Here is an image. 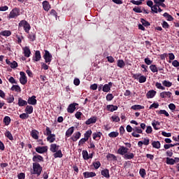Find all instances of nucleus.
<instances>
[{
  "instance_id": "58",
  "label": "nucleus",
  "mask_w": 179,
  "mask_h": 179,
  "mask_svg": "<svg viewBox=\"0 0 179 179\" xmlns=\"http://www.w3.org/2000/svg\"><path fill=\"white\" fill-rule=\"evenodd\" d=\"M28 117H29L28 113H22L20 115V118H21V120H27V118Z\"/></svg>"
},
{
  "instance_id": "39",
  "label": "nucleus",
  "mask_w": 179,
  "mask_h": 179,
  "mask_svg": "<svg viewBox=\"0 0 179 179\" xmlns=\"http://www.w3.org/2000/svg\"><path fill=\"white\" fill-rule=\"evenodd\" d=\"M25 113H27V114H31L33 113V106H27L25 108Z\"/></svg>"
},
{
  "instance_id": "25",
  "label": "nucleus",
  "mask_w": 179,
  "mask_h": 179,
  "mask_svg": "<svg viewBox=\"0 0 179 179\" xmlns=\"http://www.w3.org/2000/svg\"><path fill=\"white\" fill-rule=\"evenodd\" d=\"M134 157H135V155L132 152H127L124 155V159H125V160H131Z\"/></svg>"
},
{
  "instance_id": "1",
  "label": "nucleus",
  "mask_w": 179,
  "mask_h": 179,
  "mask_svg": "<svg viewBox=\"0 0 179 179\" xmlns=\"http://www.w3.org/2000/svg\"><path fill=\"white\" fill-rule=\"evenodd\" d=\"M41 171H43V167L38 163L33 164V171L31 174H36L37 177L41 174Z\"/></svg>"
},
{
  "instance_id": "36",
  "label": "nucleus",
  "mask_w": 179,
  "mask_h": 179,
  "mask_svg": "<svg viewBox=\"0 0 179 179\" xmlns=\"http://www.w3.org/2000/svg\"><path fill=\"white\" fill-rule=\"evenodd\" d=\"M159 5L155 4L153 6L151 7V10L153 12V13H159L158 9H159Z\"/></svg>"
},
{
  "instance_id": "5",
  "label": "nucleus",
  "mask_w": 179,
  "mask_h": 179,
  "mask_svg": "<svg viewBox=\"0 0 179 179\" xmlns=\"http://www.w3.org/2000/svg\"><path fill=\"white\" fill-rule=\"evenodd\" d=\"M133 78L138 80L139 83H145L146 82V77L141 75V73L134 74Z\"/></svg>"
},
{
  "instance_id": "47",
  "label": "nucleus",
  "mask_w": 179,
  "mask_h": 179,
  "mask_svg": "<svg viewBox=\"0 0 179 179\" xmlns=\"http://www.w3.org/2000/svg\"><path fill=\"white\" fill-rule=\"evenodd\" d=\"M106 158L108 160H115L117 159V157L114 155L113 154H108L106 156Z\"/></svg>"
},
{
  "instance_id": "20",
  "label": "nucleus",
  "mask_w": 179,
  "mask_h": 179,
  "mask_svg": "<svg viewBox=\"0 0 179 179\" xmlns=\"http://www.w3.org/2000/svg\"><path fill=\"white\" fill-rule=\"evenodd\" d=\"M75 131V127H71L67 129L66 131V137L69 138V136H72V134H73Z\"/></svg>"
},
{
  "instance_id": "8",
  "label": "nucleus",
  "mask_w": 179,
  "mask_h": 179,
  "mask_svg": "<svg viewBox=\"0 0 179 179\" xmlns=\"http://www.w3.org/2000/svg\"><path fill=\"white\" fill-rule=\"evenodd\" d=\"M111 87H113V83L109 82L108 84H105L103 86L102 90L105 93H108V92H110V90H111Z\"/></svg>"
},
{
  "instance_id": "30",
  "label": "nucleus",
  "mask_w": 179,
  "mask_h": 179,
  "mask_svg": "<svg viewBox=\"0 0 179 179\" xmlns=\"http://www.w3.org/2000/svg\"><path fill=\"white\" fill-rule=\"evenodd\" d=\"M83 176L85 178H89V177H96V173L94 172H85Z\"/></svg>"
},
{
  "instance_id": "40",
  "label": "nucleus",
  "mask_w": 179,
  "mask_h": 179,
  "mask_svg": "<svg viewBox=\"0 0 179 179\" xmlns=\"http://www.w3.org/2000/svg\"><path fill=\"white\" fill-rule=\"evenodd\" d=\"M152 148L155 149H160V142L159 141H153L152 143Z\"/></svg>"
},
{
  "instance_id": "9",
  "label": "nucleus",
  "mask_w": 179,
  "mask_h": 179,
  "mask_svg": "<svg viewBox=\"0 0 179 179\" xmlns=\"http://www.w3.org/2000/svg\"><path fill=\"white\" fill-rule=\"evenodd\" d=\"M76 106H78V103H76L70 104L67 108V112L70 114H73V113L75 112V110H76Z\"/></svg>"
},
{
  "instance_id": "24",
  "label": "nucleus",
  "mask_w": 179,
  "mask_h": 179,
  "mask_svg": "<svg viewBox=\"0 0 179 179\" xmlns=\"http://www.w3.org/2000/svg\"><path fill=\"white\" fill-rule=\"evenodd\" d=\"M101 174L105 177V178H110V171L107 169L102 170Z\"/></svg>"
},
{
  "instance_id": "26",
  "label": "nucleus",
  "mask_w": 179,
  "mask_h": 179,
  "mask_svg": "<svg viewBox=\"0 0 179 179\" xmlns=\"http://www.w3.org/2000/svg\"><path fill=\"white\" fill-rule=\"evenodd\" d=\"M164 1L166 0H154V3H155V5L162 6V8H166V4H164Z\"/></svg>"
},
{
  "instance_id": "34",
  "label": "nucleus",
  "mask_w": 179,
  "mask_h": 179,
  "mask_svg": "<svg viewBox=\"0 0 179 179\" xmlns=\"http://www.w3.org/2000/svg\"><path fill=\"white\" fill-rule=\"evenodd\" d=\"M152 125L154 129H156V131H157V129H159V126H160V122H159L156 120H154L152 122Z\"/></svg>"
},
{
  "instance_id": "31",
  "label": "nucleus",
  "mask_w": 179,
  "mask_h": 179,
  "mask_svg": "<svg viewBox=\"0 0 179 179\" xmlns=\"http://www.w3.org/2000/svg\"><path fill=\"white\" fill-rule=\"evenodd\" d=\"M12 34V32L9 30H5L0 32V36H3L4 37H9Z\"/></svg>"
},
{
  "instance_id": "50",
  "label": "nucleus",
  "mask_w": 179,
  "mask_h": 179,
  "mask_svg": "<svg viewBox=\"0 0 179 179\" xmlns=\"http://www.w3.org/2000/svg\"><path fill=\"white\" fill-rule=\"evenodd\" d=\"M3 122L6 125H9V124H10V117L8 116H6L3 118Z\"/></svg>"
},
{
  "instance_id": "60",
  "label": "nucleus",
  "mask_w": 179,
  "mask_h": 179,
  "mask_svg": "<svg viewBox=\"0 0 179 179\" xmlns=\"http://www.w3.org/2000/svg\"><path fill=\"white\" fill-rule=\"evenodd\" d=\"M150 110H152V108H159V103H154L149 107Z\"/></svg>"
},
{
  "instance_id": "6",
  "label": "nucleus",
  "mask_w": 179,
  "mask_h": 179,
  "mask_svg": "<svg viewBox=\"0 0 179 179\" xmlns=\"http://www.w3.org/2000/svg\"><path fill=\"white\" fill-rule=\"evenodd\" d=\"M20 82L21 85H26L27 83V77H26V73L23 71H20Z\"/></svg>"
},
{
  "instance_id": "45",
  "label": "nucleus",
  "mask_w": 179,
  "mask_h": 179,
  "mask_svg": "<svg viewBox=\"0 0 179 179\" xmlns=\"http://www.w3.org/2000/svg\"><path fill=\"white\" fill-rule=\"evenodd\" d=\"M85 138L87 141H89V138H90L91 135H92V130H87L85 133Z\"/></svg>"
},
{
  "instance_id": "42",
  "label": "nucleus",
  "mask_w": 179,
  "mask_h": 179,
  "mask_svg": "<svg viewBox=\"0 0 179 179\" xmlns=\"http://www.w3.org/2000/svg\"><path fill=\"white\" fill-rule=\"evenodd\" d=\"M54 157L57 159V157H62V151L61 150H59L56 151V152L53 155Z\"/></svg>"
},
{
  "instance_id": "29",
  "label": "nucleus",
  "mask_w": 179,
  "mask_h": 179,
  "mask_svg": "<svg viewBox=\"0 0 179 179\" xmlns=\"http://www.w3.org/2000/svg\"><path fill=\"white\" fill-rule=\"evenodd\" d=\"M46 139L50 143H54L55 142V134L48 136Z\"/></svg>"
},
{
  "instance_id": "49",
  "label": "nucleus",
  "mask_w": 179,
  "mask_h": 179,
  "mask_svg": "<svg viewBox=\"0 0 179 179\" xmlns=\"http://www.w3.org/2000/svg\"><path fill=\"white\" fill-rule=\"evenodd\" d=\"M155 86L157 89H159L160 90H166V87H164L163 85H162V83H156Z\"/></svg>"
},
{
  "instance_id": "55",
  "label": "nucleus",
  "mask_w": 179,
  "mask_h": 179,
  "mask_svg": "<svg viewBox=\"0 0 179 179\" xmlns=\"http://www.w3.org/2000/svg\"><path fill=\"white\" fill-rule=\"evenodd\" d=\"M93 166H94L95 170H97V169H99L100 167V166H101V164L99 161H97V162L93 163Z\"/></svg>"
},
{
  "instance_id": "44",
  "label": "nucleus",
  "mask_w": 179,
  "mask_h": 179,
  "mask_svg": "<svg viewBox=\"0 0 179 179\" xmlns=\"http://www.w3.org/2000/svg\"><path fill=\"white\" fill-rule=\"evenodd\" d=\"M150 69L151 72H152L153 73H156V72H158L157 67L155 64L150 65Z\"/></svg>"
},
{
  "instance_id": "28",
  "label": "nucleus",
  "mask_w": 179,
  "mask_h": 179,
  "mask_svg": "<svg viewBox=\"0 0 179 179\" xmlns=\"http://www.w3.org/2000/svg\"><path fill=\"white\" fill-rule=\"evenodd\" d=\"M18 106L19 107H24V106H27V101L25 100H23L22 98H19Z\"/></svg>"
},
{
  "instance_id": "18",
  "label": "nucleus",
  "mask_w": 179,
  "mask_h": 179,
  "mask_svg": "<svg viewBox=\"0 0 179 179\" xmlns=\"http://www.w3.org/2000/svg\"><path fill=\"white\" fill-rule=\"evenodd\" d=\"M43 5V8L44 9V10H45L46 12H48L50 10V9L51 8V6H50V3H48V1H44L42 3Z\"/></svg>"
},
{
  "instance_id": "4",
  "label": "nucleus",
  "mask_w": 179,
  "mask_h": 179,
  "mask_svg": "<svg viewBox=\"0 0 179 179\" xmlns=\"http://www.w3.org/2000/svg\"><path fill=\"white\" fill-rule=\"evenodd\" d=\"M43 59H45V64L50 65V64H51V61H52V55H51L48 50H45Z\"/></svg>"
},
{
  "instance_id": "48",
  "label": "nucleus",
  "mask_w": 179,
  "mask_h": 179,
  "mask_svg": "<svg viewBox=\"0 0 179 179\" xmlns=\"http://www.w3.org/2000/svg\"><path fill=\"white\" fill-rule=\"evenodd\" d=\"M132 110H142L143 108H145V106H141V105H134L131 106Z\"/></svg>"
},
{
  "instance_id": "11",
  "label": "nucleus",
  "mask_w": 179,
  "mask_h": 179,
  "mask_svg": "<svg viewBox=\"0 0 179 179\" xmlns=\"http://www.w3.org/2000/svg\"><path fill=\"white\" fill-rule=\"evenodd\" d=\"M28 104L31 106H36L37 104V99H36V96H32L29 97L27 101Z\"/></svg>"
},
{
  "instance_id": "46",
  "label": "nucleus",
  "mask_w": 179,
  "mask_h": 179,
  "mask_svg": "<svg viewBox=\"0 0 179 179\" xmlns=\"http://www.w3.org/2000/svg\"><path fill=\"white\" fill-rule=\"evenodd\" d=\"M5 136H6V138H8V139H9L10 141H13V136L12 135V134L10 133V131H7L5 133Z\"/></svg>"
},
{
  "instance_id": "52",
  "label": "nucleus",
  "mask_w": 179,
  "mask_h": 179,
  "mask_svg": "<svg viewBox=\"0 0 179 179\" xmlns=\"http://www.w3.org/2000/svg\"><path fill=\"white\" fill-rule=\"evenodd\" d=\"M133 131L137 134H142L143 132V131H142L141 129H139L138 127H134Z\"/></svg>"
},
{
  "instance_id": "21",
  "label": "nucleus",
  "mask_w": 179,
  "mask_h": 179,
  "mask_svg": "<svg viewBox=\"0 0 179 179\" xmlns=\"http://www.w3.org/2000/svg\"><path fill=\"white\" fill-rule=\"evenodd\" d=\"M32 160L36 163H40V162H43L44 159L41 155H34Z\"/></svg>"
},
{
  "instance_id": "23",
  "label": "nucleus",
  "mask_w": 179,
  "mask_h": 179,
  "mask_svg": "<svg viewBox=\"0 0 179 179\" xmlns=\"http://www.w3.org/2000/svg\"><path fill=\"white\" fill-rule=\"evenodd\" d=\"M58 149H59V145H58L55 143L50 145V152H52V153H55L57 152V150H58Z\"/></svg>"
},
{
  "instance_id": "35",
  "label": "nucleus",
  "mask_w": 179,
  "mask_h": 179,
  "mask_svg": "<svg viewBox=\"0 0 179 179\" xmlns=\"http://www.w3.org/2000/svg\"><path fill=\"white\" fill-rule=\"evenodd\" d=\"M83 157L85 160H89V159L92 158V156H89V154L87 153V151H83Z\"/></svg>"
},
{
  "instance_id": "3",
  "label": "nucleus",
  "mask_w": 179,
  "mask_h": 179,
  "mask_svg": "<svg viewBox=\"0 0 179 179\" xmlns=\"http://www.w3.org/2000/svg\"><path fill=\"white\" fill-rule=\"evenodd\" d=\"M19 27H23L25 33H29L30 31V24L26 20H22L18 24Z\"/></svg>"
},
{
  "instance_id": "59",
  "label": "nucleus",
  "mask_w": 179,
  "mask_h": 179,
  "mask_svg": "<svg viewBox=\"0 0 179 179\" xmlns=\"http://www.w3.org/2000/svg\"><path fill=\"white\" fill-rule=\"evenodd\" d=\"M7 102L10 103H13V101H15V97H13V95H10L8 98L6 99Z\"/></svg>"
},
{
  "instance_id": "64",
  "label": "nucleus",
  "mask_w": 179,
  "mask_h": 179,
  "mask_svg": "<svg viewBox=\"0 0 179 179\" xmlns=\"http://www.w3.org/2000/svg\"><path fill=\"white\" fill-rule=\"evenodd\" d=\"M18 179H24L25 177L24 173H20V174L17 175Z\"/></svg>"
},
{
  "instance_id": "19",
  "label": "nucleus",
  "mask_w": 179,
  "mask_h": 179,
  "mask_svg": "<svg viewBox=\"0 0 179 179\" xmlns=\"http://www.w3.org/2000/svg\"><path fill=\"white\" fill-rule=\"evenodd\" d=\"M23 51H24V55L27 58H29L30 57V54H31V52L30 51V48L27 46L23 48Z\"/></svg>"
},
{
  "instance_id": "41",
  "label": "nucleus",
  "mask_w": 179,
  "mask_h": 179,
  "mask_svg": "<svg viewBox=\"0 0 179 179\" xmlns=\"http://www.w3.org/2000/svg\"><path fill=\"white\" fill-rule=\"evenodd\" d=\"M176 164V161L173 158L166 157V164H171L173 166V164Z\"/></svg>"
},
{
  "instance_id": "10",
  "label": "nucleus",
  "mask_w": 179,
  "mask_h": 179,
  "mask_svg": "<svg viewBox=\"0 0 179 179\" xmlns=\"http://www.w3.org/2000/svg\"><path fill=\"white\" fill-rule=\"evenodd\" d=\"M97 122V117L92 116L85 122L86 125H91V124H96Z\"/></svg>"
},
{
  "instance_id": "17",
  "label": "nucleus",
  "mask_w": 179,
  "mask_h": 179,
  "mask_svg": "<svg viewBox=\"0 0 179 179\" xmlns=\"http://www.w3.org/2000/svg\"><path fill=\"white\" fill-rule=\"evenodd\" d=\"M160 97L162 99H170L171 97V92H163L160 93Z\"/></svg>"
},
{
  "instance_id": "27",
  "label": "nucleus",
  "mask_w": 179,
  "mask_h": 179,
  "mask_svg": "<svg viewBox=\"0 0 179 179\" xmlns=\"http://www.w3.org/2000/svg\"><path fill=\"white\" fill-rule=\"evenodd\" d=\"M40 133L38 132V131L36 130V129H33L31 132V136H32V138L34 139H38V134Z\"/></svg>"
},
{
  "instance_id": "38",
  "label": "nucleus",
  "mask_w": 179,
  "mask_h": 179,
  "mask_svg": "<svg viewBox=\"0 0 179 179\" xmlns=\"http://www.w3.org/2000/svg\"><path fill=\"white\" fill-rule=\"evenodd\" d=\"M163 16L166 17L167 20H169V22H172V20H174V18L173 17V16H171L167 13H164Z\"/></svg>"
},
{
  "instance_id": "13",
  "label": "nucleus",
  "mask_w": 179,
  "mask_h": 179,
  "mask_svg": "<svg viewBox=\"0 0 179 179\" xmlns=\"http://www.w3.org/2000/svg\"><path fill=\"white\" fill-rule=\"evenodd\" d=\"M81 136H82V134H80V131H77L73 134V136L71 137V141H73V142H76L78 139L80 138Z\"/></svg>"
},
{
  "instance_id": "57",
  "label": "nucleus",
  "mask_w": 179,
  "mask_h": 179,
  "mask_svg": "<svg viewBox=\"0 0 179 179\" xmlns=\"http://www.w3.org/2000/svg\"><path fill=\"white\" fill-rule=\"evenodd\" d=\"M113 99H114V96L113 95V94H108L106 95L107 101H111V100H113Z\"/></svg>"
},
{
  "instance_id": "54",
  "label": "nucleus",
  "mask_w": 179,
  "mask_h": 179,
  "mask_svg": "<svg viewBox=\"0 0 179 179\" xmlns=\"http://www.w3.org/2000/svg\"><path fill=\"white\" fill-rule=\"evenodd\" d=\"M139 174L143 178L146 176V171L144 169H140Z\"/></svg>"
},
{
  "instance_id": "33",
  "label": "nucleus",
  "mask_w": 179,
  "mask_h": 179,
  "mask_svg": "<svg viewBox=\"0 0 179 179\" xmlns=\"http://www.w3.org/2000/svg\"><path fill=\"white\" fill-rule=\"evenodd\" d=\"M162 85L163 86H165V87H171V86L173 85V83L165 80L162 82Z\"/></svg>"
},
{
  "instance_id": "53",
  "label": "nucleus",
  "mask_w": 179,
  "mask_h": 179,
  "mask_svg": "<svg viewBox=\"0 0 179 179\" xmlns=\"http://www.w3.org/2000/svg\"><path fill=\"white\" fill-rule=\"evenodd\" d=\"M158 114H163L164 115H165L166 117H169L170 115L166 111V110H160L158 112Z\"/></svg>"
},
{
  "instance_id": "14",
  "label": "nucleus",
  "mask_w": 179,
  "mask_h": 179,
  "mask_svg": "<svg viewBox=\"0 0 179 179\" xmlns=\"http://www.w3.org/2000/svg\"><path fill=\"white\" fill-rule=\"evenodd\" d=\"M34 61H35V62H38V61H40V59H41V53L40 52L39 50H36L35 52V55L33 57Z\"/></svg>"
},
{
  "instance_id": "43",
  "label": "nucleus",
  "mask_w": 179,
  "mask_h": 179,
  "mask_svg": "<svg viewBox=\"0 0 179 179\" xmlns=\"http://www.w3.org/2000/svg\"><path fill=\"white\" fill-rule=\"evenodd\" d=\"M28 38L30 39V41H34L36 40V33L31 32L28 36Z\"/></svg>"
},
{
  "instance_id": "63",
  "label": "nucleus",
  "mask_w": 179,
  "mask_h": 179,
  "mask_svg": "<svg viewBox=\"0 0 179 179\" xmlns=\"http://www.w3.org/2000/svg\"><path fill=\"white\" fill-rule=\"evenodd\" d=\"M131 3H133V5H137L138 6H139V5L142 3V1L131 0Z\"/></svg>"
},
{
  "instance_id": "61",
  "label": "nucleus",
  "mask_w": 179,
  "mask_h": 179,
  "mask_svg": "<svg viewBox=\"0 0 179 179\" xmlns=\"http://www.w3.org/2000/svg\"><path fill=\"white\" fill-rule=\"evenodd\" d=\"M11 90H15V92H20V87L19 85H13L11 87Z\"/></svg>"
},
{
  "instance_id": "32",
  "label": "nucleus",
  "mask_w": 179,
  "mask_h": 179,
  "mask_svg": "<svg viewBox=\"0 0 179 179\" xmlns=\"http://www.w3.org/2000/svg\"><path fill=\"white\" fill-rule=\"evenodd\" d=\"M117 66L118 68L122 69L124 66H125V62H124L122 59H119L117 60Z\"/></svg>"
},
{
  "instance_id": "51",
  "label": "nucleus",
  "mask_w": 179,
  "mask_h": 179,
  "mask_svg": "<svg viewBox=\"0 0 179 179\" xmlns=\"http://www.w3.org/2000/svg\"><path fill=\"white\" fill-rule=\"evenodd\" d=\"M141 22L142 23V25L145 26V27H148V26H150V23H149V22L146 21L143 18H141Z\"/></svg>"
},
{
  "instance_id": "22",
  "label": "nucleus",
  "mask_w": 179,
  "mask_h": 179,
  "mask_svg": "<svg viewBox=\"0 0 179 179\" xmlns=\"http://www.w3.org/2000/svg\"><path fill=\"white\" fill-rule=\"evenodd\" d=\"M106 108L108 111H110L111 113L114 111H117L118 110V106L114 105H108L106 106Z\"/></svg>"
},
{
  "instance_id": "7",
  "label": "nucleus",
  "mask_w": 179,
  "mask_h": 179,
  "mask_svg": "<svg viewBox=\"0 0 179 179\" xmlns=\"http://www.w3.org/2000/svg\"><path fill=\"white\" fill-rule=\"evenodd\" d=\"M129 149L124 146H120L117 150L118 155H121L122 156H125L126 153H128Z\"/></svg>"
},
{
  "instance_id": "56",
  "label": "nucleus",
  "mask_w": 179,
  "mask_h": 179,
  "mask_svg": "<svg viewBox=\"0 0 179 179\" xmlns=\"http://www.w3.org/2000/svg\"><path fill=\"white\" fill-rule=\"evenodd\" d=\"M111 119L113 120V122H120V117L117 115H113Z\"/></svg>"
},
{
  "instance_id": "15",
  "label": "nucleus",
  "mask_w": 179,
  "mask_h": 179,
  "mask_svg": "<svg viewBox=\"0 0 179 179\" xmlns=\"http://www.w3.org/2000/svg\"><path fill=\"white\" fill-rule=\"evenodd\" d=\"M156 91H155L154 90L148 91L146 94L147 99H153V97L156 96Z\"/></svg>"
},
{
  "instance_id": "16",
  "label": "nucleus",
  "mask_w": 179,
  "mask_h": 179,
  "mask_svg": "<svg viewBox=\"0 0 179 179\" xmlns=\"http://www.w3.org/2000/svg\"><path fill=\"white\" fill-rule=\"evenodd\" d=\"M103 135L102 132L100 131H96L95 133H93L92 136H93V139H94V141H99L100 138H101Z\"/></svg>"
},
{
  "instance_id": "37",
  "label": "nucleus",
  "mask_w": 179,
  "mask_h": 179,
  "mask_svg": "<svg viewBox=\"0 0 179 179\" xmlns=\"http://www.w3.org/2000/svg\"><path fill=\"white\" fill-rule=\"evenodd\" d=\"M120 135V133L118 131H112L108 134L109 138H117Z\"/></svg>"
},
{
  "instance_id": "2",
  "label": "nucleus",
  "mask_w": 179,
  "mask_h": 179,
  "mask_svg": "<svg viewBox=\"0 0 179 179\" xmlns=\"http://www.w3.org/2000/svg\"><path fill=\"white\" fill-rule=\"evenodd\" d=\"M20 15V10L18 8H14L8 15V19H16Z\"/></svg>"
},
{
  "instance_id": "12",
  "label": "nucleus",
  "mask_w": 179,
  "mask_h": 179,
  "mask_svg": "<svg viewBox=\"0 0 179 179\" xmlns=\"http://www.w3.org/2000/svg\"><path fill=\"white\" fill-rule=\"evenodd\" d=\"M48 150V147L47 146L37 147L36 148V152L40 154L45 153V152H47Z\"/></svg>"
},
{
  "instance_id": "62",
  "label": "nucleus",
  "mask_w": 179,
  "mask_h": 179,
  "mask_svg": "<svg viewBox=\"0 0 179 179\" xmlns=\"http://www.w3.org/2000/svg\"><path fill=\"white\" fill-rule=\"evenodd\" d=\"M134 12H136V13H142V10L141 9V7H135L133 8Z\"/></svg>"
}]
</instances>
